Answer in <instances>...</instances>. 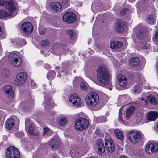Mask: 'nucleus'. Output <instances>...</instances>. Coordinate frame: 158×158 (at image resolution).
I'll list each match as a JSON object with an SVG mask.
<instances>
[{"mask_svg": "<svg viewBox=\"0 0 158 158\" xmlns=\"http://www.w3.org/2000/svg\"><path fill=\"white\" fill-rule=\"evenodd\" d=\"M69 101L75 106H79L81 104V100L79 97L76 94L73 93L71 94Z\"/></svg>", "mask_w": 158, "mask_h": 158, "instance_id": "10", "label": "nucleus"}, {"mask_svg": "<svg viewBox=\"0 0 158 158\" xmlns=\"http://www.w3.org/2000/svg\"><path fill=\"white\" fill-rule=\"evenodd\" d=\"M56 73L54 70H51L49 71L47 73V77L49 80L53 79L55 77Z\"/></svg>", "mask_w": 158, "mask_h": 158, "instance_id": "31", "label": "nucleus"}, {"mask_svg": "<svg viewBox=\"0 0 158 158\" xmlns=\"http://www.w3.org/2000/svg\"><path fill=\"white\" fill-rule=\"evenodd\" d=\"M154 41H158V30L156 31L155 36L153 37Z\"/></svg>", "mask_w": 158, "mask_h": 158, "instance_id": "44", "label": "nucleus"}, {"mask_svg": "<svg viewBox=\"0 0 158 158\" xmlns=\"http://www.w3.org/2000/svg\"><path fill=\"white\" fill-rule=\"evenodd\" d=\"M141 100H142V101H144V99L143 98H141Z\"/></svg>", "mask_w": 158, "mask_h": 158, "instance_id": "57", "label": "nucleus"}, {"mask_svg": "<svg viewBox=\"0 0 158 158\" xmlns=\"http://www.w3.org/2000/svg\"><path fill=\"white\" fill-rule=\"evenodd\" d=\"M64 48L59 46L58 45L56 46V47L54 49V52L56 55H59L60 56L61 54H63L65 52L64 49Z\"/></svg>", "mask_w": 158, "mask_h": 158, "instance_id": "21", "label": "nucleus"}, {"mask_svg": "<svg viewBox=\"0 0 158 158\" xmlns=\"http://www.w3.org/2000/svg\"><path fill=\"white\" fill-rule=\"evenodd\" d=\"M123 45V43L120 41H112L111 42L110 48L114 50H117L120 48Z\"/></svg>", "mask_w": 158, "mask_h": 158, "instance_id": "17", "label": "nucleus"}, {"mask_svg": "<svg viewBox=\"0 0 158 158\" xmlns=\"http://www.w3.org/2000/svg\"><path fill=\"white\" fill-rule=\"evenodd\" d=\"M87 152V150H86L83 153H85Z\"/></svg>", "mask_w": 158, "mask_h": 158, "instance_id": "56", "label": "nucleus"}, {"mask_svg": "<svg viewBox=\"0 0 158 158\" xmlns=\"http://www.w3.org/2000/svg\"><path fill=\"white\" fill-rule=\"evenodd\" d=\"M61 75L60 74H59L57 76V77L59 78H60Z\"/></svg>", "mask_w": 158, "mask_h": 158, "instance_id": "54", "label": "nucleus"}, {"mask_svg": "<svg viewBox=\"0 0 158 158\" xmlns=\"http://www.w3.org/2000/svg\"><path fill=\"white\" fill-rule=\"evenodd\" d=\"M128 136L129 140L133 143H136L139 141L141 139L140 134L136 131H130Z\"/></svg>", "mask_w": 158, "mask_h": 158, "instance_id": "8", "label": "nucleus"}, {"mask_svg": "<svg viewBox=\"0 0 158 158\" xmlns=\"http://www.w3.org/2000/svg\"><path fill=\"white\" fill-rule=\"evenodd\" d=\"M4 7L7 10H8V12H10L11 15H13L12 14L16 9V8L12 0L9 1H6Z\"/></svg>", "mask_w": 158, "mask_h": 158, "instance_id": "14", "label": "nucleus"}, {"mask_svg": "<svg viewBox=\"0 0 158 158\" xmlns=\"http://www.w3.org/2000/svg\"><path fill=\"white\" fill-rule=\"evenodd\" d=\"M114 134L117 137L121 140H123L124 139V135L123 132L118 129H116L114 131Z\"/></svg>", "mask_w": 158, "mask_h": 158, "instance_id": "26", "label": "nucleus"}, {"mask_svg": "<svg viewBox=\"0 0 158 158\" xmlns=\"http://www.w3.org/2000/svg\"><path fill=\"white\" fill-rule=\"evenodd\" d=\"M98 151L97 152L100 155L102 154L105 151V148L103 143L101 141H98Z\"/></svg>", "mask_w": 158, "mask_h": 158, "instance_id": "25", "label": "nucleus"}, {"mask_svg": "<svg viewBox=\"0 0 158 158\" xmlns=\"http://www.w3.org/2000/svg\"><path fill=\"white\" fill-rule=\"evenodd\" d=\"M145 103L148 104V102L151 103H153L154 104H157L158 103L155 100V98L154 96L152 95H149V96H147L146 100L145 101Z\"/></svg>", "mask_w": 158, "mask_h": 158, "instance_id": "22", "label": "nucleus"}, {"mask_svg": "<svg viewBox=\"0 0 158 158\" xmlns=\"http://www.w3.org/2000/svg\"><path fill=\"white\" fill-rule=\"evenodd\" d=\"M73 156L74 158H77L79 156V152L78 151H73L72 152Z\"/></svg>", "mask_w": 158, "mask_h": 158, "instance_id": "38", "label": "nucleus"}, {"mask_svg": "<svg viewBox=\"0 0 158 158\" xmlns=\"http://www.w3.org/2000/svg\"><path fill=\"white\" fill-rule=\"evenodd\" d=\"M69 0H62V4L65 6L67 5L69 3Z\"/></svg>", "mask_w": 158, "mask_h": 158, "instance_id": "43", "label": "nucleus"}, {"mask_svg": "<svg viewBox=\"0 0 158 158\" xmlns=\"http://www.w3.org/2000/svg\"><path fill=\"white\" fill-rule=\"evenodd\" d=\"M135 110V108L134 106H131L127 110L126 112V117L128 118L132 114H133Z\"/></svg>", "mask_w": 158, "mask_h": 158, "instance_id": "30", "label": "nucleus"}, {"mask_svg": "<svg viewBox=\"0 0 158 158\" xmlns=\"http://www.w3.org/2000/svg\"><path fill=\"white\" fill-rule=\"evenodd\" d=\"M89 125V122L85 118H80L76 121L74 127L77 131H82L86 129Z\"/></svg>", "mask_w": 158, "mask_h": 158, "instance_id": "4", "label": "nucleus"}, {"mask_svg": "<svg viewBox=\"0 0 158 158\" xmlns=\"http://www.w3.org/2000/svg\"><path fill=\"white\" fill-rule=\"evenodd\" d=\"M128 9L127 8H125L122 10L120 12V14L122 15H124L125 14L126 12L128 11Z\"/></svg>", "mask_w": 158, "mask_h": 158, "instance_id": "41", "label": "nucleus"}, {"mask_svg": "<svg viewBox=\"0 0 158 158\" xmlns=\"http://www.w3.org/2000/svg\"><path fill=\"white\" fill-rule=\"evenodd\" d=\"M48 41L47 40H43L41 42V44L43 46H46L48 44Z\"/></svg>", "mask_w": 158, "mask_h": 158, "instance_id": "42", "label": "nucleus"}, {"mask_svg": "<svg viewBox=\"0 0 158 158\" xmlns=\"http://www.w3.org/2000/svg\"><path fill=\"white\" fill-rule=\"evenodd\" d=\"M19 134H21V136H22L23 135V132H20Z\"/></svg>", "mask_w": 158, "mask_h": 158, "instance_id": "55", "label": "nucleus"}, {"mask_svg": "<svg viewBox=\"0 0 158 158\" xmlns=\"http://www.w3.org/2000/svg\"><path fill=\"white\" fill-rule=\"evenodd\" d=\"M55 69H57L60 70V67H59L57 66V67H55Z\"/></svg>", "mask_w": 158, "mask_h": 158, "instance_id": "52", "label": "nucleus"}, {"mask_svg": "<svg viewBox=\"0 0 158 158\" xmlns=\"http://www.w3.org/2000/svg\"><path fill=\"white\" fill-rule=\"evenodd\" d=\"M145 150L149 154L155 153L158 150V145L157 143L148 144L146 147Z\"/></svg>", "mask_w": 158, "mask_h": 158, "instance_id": "12", "label": "nucleus"}, {"mask_svg": "<svg viewBox=\"0 0 158 158\" xmlns=\"http://www.w3.org/2000/svg\"><path fill=\"white\" fill-rule=\"evenodd\" d=\"M150 88V87L149 86H148V89H149Z\"/></svg>", "mask_w": 158, "mask_h": 158, "instance_id": "58", "label": "nucleus"}, {"mask_svg": "<svg viewBox=\"0 0 158 158\" xmlns=\"http://www.w3.org/2000/svg\"><path fill=\"white\" fill-rule=\"evenodd\" d=\"M146 21L148 23L152 25L155 23L154 17L152 15H148Z\"/></svg>", "mask_w": 158, "mask_h": 158, "instance_id": "32", "label": "nucleus"}, {"mask_svg": "<svg viewBox=\"0 0 158 158\" xmlns=\"http://www.w3.org/2000/svg\"><path fill=\"white\" fill-rule=\"evenodd\" d=\"M25 124H26V122H25Z\"/></svg>", "mask_w": 158, "mask_h": 158, "instance_id": "61", "label": "nucleus"}, {"mask_svg": "<svg viewBox=\"0 0 158 158\" xmlns=\"http://www.w3.org/2000/svg\"><path fill=\"white\" fill-rule=\"evenodd\" d=\"M117 79L119 81V84L123 87H125L127 83V81L125 76L118 74V76Z\"/></svg>", "mask_w": 158, "mask_h": 158, "instance_id": "19", "label": "nucleus"}, {"mask_svg": "<svg viewBox=\"0 0 158 158\" xmlns=\"http://www.w3.org/2000/svg\"><path fill=\"white\" fill-rule=\"evenodd\" d=\"M97 78L98 81L101 84L106 86L108 85V88L110 90H112L111 84L109 81V72L106 67L103 65H99L97 68Z\"/></svg>", "mask_w": 158, "mask_h": 158, "instance_id": "1", "label": "nucleus"}, {"mask_svg": "<svg viewBox=\"0 0 158 158\" xmlns=\"http://www.w3.org/2000/svg\"><path fill=\"white\" fill-rule=\"evenodd\" d=\"M49 130V128H44V135L46 134V133L48 132Z\"/></svg>", "mask_w": 158, "mask_h": 158, "instance_id": "48", "label": "nucleus"}, {"mask_svg": "<svg viewBox=\"0 0 158 158\" xmlns=\"http://www.w3.org/2000/svg\"><path fill=\"white\" fill-rule=\"evenodd\" d=\"M52 158H59L58 157H53Z\"/></svg>", "mask_w": 158, "mask_h": 158, "instance_id": "59", "label": "nucleus"}, {"mask_svg": "<svg viewBox=\"0 0 158 158\" xmlns=\"http://www.w3.org/2000/svg\"><path fill=\"white\" fill-rule=\"evenodd\" d=\"M6 154L8 158H19L20 156L19 150L14 146L8 148L6 150Z\"/></svg>", "mask_w": 158, "mask_h": 158, "instance_id": "5", "label": "nucleus"}, {"mask_svg": "<svg viewBox=\"0 0 158 158\" xmlns=\"http://www.w3.org/2000/svg\"><path fill=\"white\" fill-rule=\"evenodd\" d=\"M119 158H127L125 156L122 155L120 156Z\"/></svg>", "mask_w": 158, "mask_h": 158, "instance_id": "50", "label": "nucleus"}, {"mask_svg": "<svg viewBox=\"0 0 158 158\" xmlns=\"http://www.w3.org/2000/svg\"><path fill=\"white\" fill-rule=\"evenodd\" d=\"M67 31L70 37L73 38L75 36V33L73 31L69 29Z\"/></svg>", "mask_w": 158, "mask_h": 158, "instance_id": "36", "label": "nucleus"}, {"mask_svg": "<svg viewBox=\"0 0 158 158\" xmlns=\"http://www.w3.org/2000/svg\"><path fill=\"white\" fill-rule=\"evenodd\" d=\"M80 86L81 88L84 90H86L87 89V86L85 83L81 82L80 84Z\"/></svg>", "mask_w": 158, "mask_h": 158, "instance_id": "37", "label": "nucleus"}, {"mask_svg": "<svg viewBox=\"0 0 158 158\" xmlns=\"http://www.w3.org/2000/svg\"><path fill=\"white\" fill-rule=\"evenodd\" d=\"M30 83L32 87H35V84L33 81L32 80H31Z\"/></svg>", "mask_w": 158, "mask_h": 158, "instance_id": "46", "label": "nucleus"}, {"mask_svg": "<svg viewBox=\"0 0 158 158\" xmlns=\"http://www.w3.org/2000/svg\"><path fill=\"white\" fill-rule=\"evenodd\" d=\"M27 102L29 104H32L33 102V100L32 98H30L29 100H27Z\"/></svg>", "mask_w": 158, "mask_h": 158, "instance_id": "47", "label": "nucleus"}, {"mask_svg": "<svg viewBox=\"0 0 158 158\" xmlns=\"http://www.w3.org/2000/svg\"><path fill=\"white\" fill-rule=\"evenodd\" d=\"M3 91L7 97L9 98H12L14 96V92L11 86L9 85H6L4 87Z\"/></svg>", "mask_w": 158, "mask_h": 158, "instance_id": "16", "label": "nucleus"}, {"mask_svg": "<svg viewBox=\"0 0 158 158\" xmlns=\"http://www.w3.org/2000/svg\"><path fill=\"white\" fill-rule=\"evenodd\" d=\"M125 22L120 19H118L115 25V29L118 32H123L124 31Z\"/></svg>", "mask_w": 158, "mask_h": 158, "instance_id": "15", "label": "nucleus"}, {"mask_svg": "<svg viewBox=\"0 0 158 158\" xmlns=\"http://www.w3.org/2000/svg\"><path fill=\"white\" fill-rule=\"evenodd\" d=\"M11 16L13 17L14 15H11L10 12H8L6 10H0V18H3L6 17Z\"/></svg>", "mask_w": 158, "mask_h": 158, "instance_id": "28", "label": "nucleus"}, {"mask_svg": "<svg viewBox=\"0 0 158 158\" xmlns=\"http://www.w3.org/2000/svg\"><path fill=\"white\" fill-rule=\"evenodd\" d=\"M5 113L3 111H0V120H4V119Z\"/></svg>", "mask_w": 158, "mask_h": 158, "instance_id": "39", "label": "nucleus"}, {"mask_svg": "<svg viewBox=\"0 0 158 158\" xmlns=\"http://www.w3.org/2000/svg\"><path fill=\"white\" fill-rule=\"evenodd\" d=\"M144 35V32L142 30H139L137 31V35L138 36L141 37L143 36Z\"/></svg>", "mask_w": 158, "mask_h": 158, "instance_id": "40", "label": "nucleus"}, {"mask_svg": "<svg viewBox=\"0 0 158 158\" xmlns=\"http://www.w3.org/2000/svg\"><path fill=\"white\" fill-rule=\"evenodd\" d=\"M22 30L26 34H28L33 30V27L31 24L29 22L23 23L21 25Z\"/></svg>", "mask_w": 158, "mask_h": 158, "instance_id": "11", "label": "nucleus"}, {"mask_svg": "<svg viewBox=\"0 0 158 158\" xmlns=\"http://www.w3.org/2000/svg\"><path fill=\"white\" fill-rule=\"evenodd\" d=\"M86 104L89 106H97L94 108L95 110H98L102 107L100 105V100L98 94L94 92L89 93L85 98Z\"/></svg>", "mask_w": 158, "mask_h": 158, "instance_id": "2", "label": "nucleus"}, {"mask_svg": "<svg viewBox=\"0 0 158 158\" xmlns=\"http://www.w3.org/2000/svg\"><path fill=\"white\" fill-rule=\"evenodd\" d=\"M3 33L2 30V28L0 27V36Z\"/></svg>", "mask_w": 158, "mask_h": 158, "instance_id": "49", "label": "nucleus"}, {"mask_svg": "<svg viewBox=\"0 0 158 158\" xmlns=\"http://www.w3.org/2000/svg\"><path fill=\"white\" fill-rule=\"evenodd\" d=\"M50 7L56 11H60L62 8L61 4L58 2L51 3Z\"/></svg>", "mask_w": 158, "mask_h": 158, "instance_id": "20", "label": "nucleus"}, {"mask_svg": "<svg viewBox=\"0 0 158 158\" xmlns=\"http://www.w3.org/2000/svg\"><path fill=\"white\" fill-rule=\"evenodd\" d=\"M6 1L4 0H0V6H2L4 7Z\"/></svg>", "mask_w": 158, "mask_h": 158, "instance_id": "45", "label": "nucleus"}, {"mask_svg": "<svg viewBox=\"0 0 158 158\" xmlns=\"http://www.w3.org/2000/svg\"><path fill=\"white\" fill-rule=\"evenodd\" d=\"M8 59L10 64L14 67H18L22 64V59L18 53H10L9 55Z\"/></svg>", "mask_w": 158, "mask_h": 158, "instance_id": "3", "label": "nucleus"}, {"mask_svg": "<svg viewBox=\"0 0 158 158\" xmlns=\"http://www.w3.org/2000/svg\"><path fill=\"white\" fill-rule=\"evenodd\" d=\"M28 131L29 133L31 135H36L37 134L34 132V131L33 126L31 125L28 128Z\"/></svg>", "mask_w": 158, "mask_h": 158, "instance_id": "35", "label": "nucleus"}, {"mask_svg": "<svg viewBox=\"0 0 158 158\" xmlns=\"http://www.w3.org/2000/svg\"><path fill=\"white\" fill-rule=\"evenodd\" d=\"M49 66V69H50V65H48Z\"/></svg>", "mask_w": 158, "mask_h": 158, "instance_id": "60", "label": "nucleus"}, {"mask_svg": "<svg viewBox=\"0 0 158 158\" xmlns=\"http://www.w3.org/2000/svg\"><path fill=\"white\" fill-rule=\"evenodd\" d=\"M105 144L106 148L109 152L112 153L114 150L115 146L113 141L110 138L106 140Z\"/></svg>", "mask_w": 158, "mask_h": 158, "instance_id": "13", "label": "nucleus"}, {"mask_svg": "<svg viewBox=\"0 0 158 158\" xmlns=\"http://www.w3.org/2000/svg\"><path fill=\"white\" fill-rule=\"evenodd\" d=\"M49 145L52 149L55 150L58 147V142L56 139H52L49 142Z\"/></svg>", "mask_w": 158, "mask_h": 158, "instance_id": "27", "label": "nucleus"}, {"mask_svg": "<svg viewBox=\"0 0 158 158\" xmlns=\"http://www.w3.org/2000/svg\"><path fill=\"white\" fill-rule=\"evenodd\" d=\"M147 119L150 121H154L158 118V114L156 112L151 111L147 115Z\"/></svg>", "mask_w": 158, "mask_h": 158, "instance_id": "18", "label": "nucleus"}, {"mask_svg": "<svg viewBox=\"0 0 158 158\" xmlns=\"http://www.w3.org/2000/svg\"><path fill=\"white\" fill-rule=\"evenodd\" d=\"M2 74L3 77H7L9 75V71L7 69H4L2 71Z\"/></svg>", "mask_w": 158, "mask_h": 158, "instance_id": "33", "label": "nucleus"}, {"mask_svg": "<svg viewBox=\"0 0 158 158\" xmlns=\"http://www.w3.org/2000/svg\"><path fill=\"white\" fill-rule=\"evenodd\" d=\"M142 84L141 83L137 84L133 89V91L135 94L140 93L141 92Z\"/></svg>", "mask_w": 158, "mask_h": 158, "instance_id": "23", "label": "nucleus"}, {"mask_svg": "<svg viewBox=\"0 0 158 158\" xmlns=\"http://www.w3.org/2000/svg\"><path fill=\"white\" fill-rule=\"evenodd\" d=\"M76 19L75 15L73 12H67L64 14L63 17V20L64 21L69 23L75 22Z\"/></svg>", "mask_w": 158, "mask_h": 158, "instance_id": "7", "label": "nucleus"}, {"mask_svg": "<svg viewBox=\"0 0 158 158\" xmlns=\"http://www.w3.org/2000/svg\"><path fill=\"white\" fill-rule=\"evenodd\" d=\"M19 119L16 117L13 116L8 119L5 123V126L7 129L11 130L15 123H19Z\"/></svg>", "mask_w": 158, "mask_h": 158, "instance_id": "9", "label": "nucleus"}, {"mask_svg": "<svg viewBox=\"0 0 158 158\" xmlns=\"http://www.w3.org/2000/svg\"><path fill=\"white\" fill-rule=\"evenodd\" d=\"M27 76L26 73L22 72L18 73L15 81V84L17 85L23 84L27 79Z\"/></svg>", "mask_w": 158, "mask_h": 158, "instance_id": "6", "label": "nucleus"}, {"mask_svg": "<svg viewBox=\"0 0 158 158\" xmlns=\"http://www.w3.org/2000/svg\"><path fill=\"white\" fill-rule=\"evenodd\" d=\"M40 34L41 35H44V32L43 31H41L40 32Z\"/></svg>", "mask_w": 158, "mask_h": 158, "instance_id": "53", "label": "nucleus"}, {"mask_svg": "<svg viewBox=\"0 0 158 158\" xmlns=\"http://www.w3.org/2000/svg\"><path fill=\"white\" fill-rule=\"evenodd\" d=\"M22 41L23 42V45H24L25 44V40L24 39H22Z\"/></svg>", "mask_w": 158, "mask_h": 158, "instance_id": "51", "label": "nucleus"}, {"mask_svg": "<svg viewBox=\"0 0 158 158\" xmlns=\"http://www.w3.org/2000/svg\"><path fill=\"white\" fill-rule=\"evenodd\" d=\"M67 123V120L64 117L61 118L59 121V124L60 126H64Z\"/></svg>", "mask_w": 158, "mask_h": 158, "instance_id": "34", "label": "nucleus"}, {"mask_svg": "<svg viewBox=\"0 0 158 158\" xmlns=\"http://www.w3.org/2000/svg\"><path fill=\"white\" fill-rule=\"evenodd\" d=\"M129 63L131 66H136L139 64V61L138 57H135L130 61Z\"/></svg>", "mask_w": 158, "mask_h": 158, "instance_id": "29", "label": "nucleus"}, {"mask_svg": "<svg viewBox=\"0 0 158 158\" xmlns=\"http://www.w3.org/2000/svg\"><path fill=\"white\" fill-rule=\"evenodd\" d=\"M44 105L46 108H51L54 106L53 101L50 98H45L44 100Z\"/></svg>", "mask_w": 158, "mask_h": 158, "instance_id": "24", "label": "nucleus"}]
</instances>
